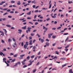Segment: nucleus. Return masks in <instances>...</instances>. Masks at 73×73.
Returning <instances> with one entry per match:
<instances>
[{"label": "nucleus", "instance_id": "f257e3e1", "mask_svg": "<svg viewBox=\"0 0 73 73\" xmlns=\"http://www.w3.org/2000/svg\"><path fill=\"white\" fill-rule=\"evenodd\" d=\"M18 64L21 65V63L20 62H19L17 63L15 65H14V66H17V65Z\"/></svg>", "mask_w": 73, "mask_h": 73}, {"label": "nucleus", "instance_id": "f03ea898", "mask_svg": "<svg viewBox=\"0 0 73 73\" xmlns=\"http://www.w3.org/2000/svg\"><path fill=\"white\" fill-rule=\"evenodd\" d=\"M53 35V33H50V34H48V38H51V36H52Z\"/></svg>", "mask_w": 73, "mask_h": 73}, {"label": "nucleus", "instance_id": "7ed1b4c3", "mask_svg": "<svg viewBox=\"0 0 73 73\" xmlns=\"http://www.w3.org/2000/svg\"><path fill=\"white\" fill-rule=\"evenodd\" d=\"M31 29H32V28H31V27H28L27 29L29 32L30 31H31Z\"/></svg>", "mask_w": 73, "mask_h": 73}, {"label": "nucleus", "instance_id": "20e7f679", "mask_svg": "<svg viewBox=\"0 0 73 73\" xmlns=\"http://www.w3.org/2000/svg\"><path fill=\"white\" fill-rule=\"evenodd\" d=\"M28 44H26L24 46V48H25V49H26L27 47L28 46Z\"/></svg>", "mask_w": 73, "mask_h": 73}, {"label": "nucleus", "instance_id": "39448f33", "mask_svg": "<svg viewBox=\"0 0 73 73\" xmlns=\"http://www.w3.org/2000/svg\"><path fill=\"white\" fill-rule=\"evenodd\" d=\"M69 72L70 73H73V72L72 71V69H71L69 70Z\"/></svg>", "mask_w": 73, "mask_h": 73}, {"label": "nucleus", "instance_id": "423d86ee", "mask_svg": "<svg viewBox=\"0 0 73 73\" xmlns=\"http://www.w3.org/2000/svg\"><path fill=\"white\" fill-rule=\"evenodd\" d=\"M5 1H2L1 3H0V5H3V4H4V3H5Z\"/></svg>", "mask_w": 73, "mask_h": 73}, {"label": "nucleus", "instance_id": "0eeeda50", "mask_svg": "<svg viewBox=\"0 0 73 73\" xmlns=\"http://www.w3.org/2000/svg\"><path fill=\"white\" fill-rule=\"evenodd\" d=\"M32 40H30L29 41V45H32Z\"/></svg>", "mask_w": 73, "mask_h": 73}, {"label": "nucleus", "instance_id": "6e6552de", "mask_svg": "<svg viewBox=\"0 0 73 73\" xmlns=\"http://www.w3.org/2000/svg\"><path fill=\"white\" fill-rule=\"evenodd\" d=\"M20 4H21V3H20V1H18L17 3V5H20Z\"/></svg>", "mask_w": 73, "mask_h": 73}, {"label": "nucleus", "instance_id": "1a4fd4ad", "mask_svg": "<svg viewBox=\"0 0 73 73\" xmlns=\"http://www.w3.org/2000/svg\"><path fill=\"white\" fill-rule=\"evenodd\" d=\"M31 11H30L29 13H27V15H31Z\"/></svg>", "mask_w": 73, "mask_h": 73}, {"label": "nucleus", "instance_id": "9d476101", "mask_svg": "<svg viewBox=\"0 0 73 73\" xmlns=\"http://www.w3.org/2000/svg\"><path fill=\"white\" fill-rule=\"evenodd\" d=\"M46 46H49V43L48 42H46Z\"/></svg>", "mask_w": 73, "mask_h": 73}, {"label": "nucleus", "instance_id": "9b49d317", "mask_svg": "<svg viewBox=\"0 0 73 73\" xmlns=\"http://www.w3.org/2000/svg\"><path fill=\"white\" fill-rule=\"evenodd\" d=\"M3 30L5 31V33L6 35V33H7V31L5 29H3Z\"/></svg>", "mask_w": 73, "mask_h": 73}, {"label": "nucleus", "instance_id": "f8f14e48", "mask_svg": "<svg viewBox=\"0 0 73 73\" xmlns=\"http://www.w3.org/2000/svg\"><path fill=\"white\" fill-rule=\"evenodd\" d=\"M26 27H27V26H25L24 27H22V29H26Z\"/></svg>", "mask_w": 73, "mask_h": 73}, {"label": "nucleus", "instance_id": "ddd939ff", "mask_svg": "<svg viewBox=\"0 0 73 73\" xmlns=\"http://www.w3.org/2000/svg\"><path fill=\"white\" fill-rule=\"evenodd\" d=\"M52 18H53V19H55V18H56L57 17L55 16H52Z\"/></svg>", "mask_w": 73, "mask_h": 73}, {"label": "nucleus", "instance_id": "4468645a", "mask_svg": "<svg viewBox=\"0 0 73 73\" xmlns=\"http://www.w3.org/2000/svg\"><path fill=\"white\" fill-rule=\"evenodd\" d=\"M22 65H25V62L23 61L22 62Z\"/></svg>", "mask_w": 73, "mask_h": 73}, {"label": "nucleus", "instance_id": "2eb2a0df", "mask_svg": "<svg viewBox=\"0 0 73 73\" xmlns=\"http://www.w3.org/2000/svg\"><path fill=\"white\" fill-rule=\"evenodd\" d=\"M56 35H53L52 36V38H56Z\"/></svg>", "mask_w": 73, "mask_h": 73}, {"label": "nucleus", "instance_id": "dca6fc26", "mask_svg": "<svg viewBox=\"0 0 73 73\" xmlns=\"http://www.w3.org/2000/svg\"><path fill=\"white\" fill-rule=\"evenodd\" d=\"M52 59H55V58H56V59H57V56H55L54 58H52Z\"/></svg>", "mask_w": 73, "mask_h": 73}, {"label": "nucleus", "instance_id": "f3484780", "mask_svg": "<svg viewBox=\"0 0 73 73\" xmlns=\"http://www.w3.org/2000/svg\"><path fill=\"white\" fill-rule=\"evenodd\" d=\"M70 44H69V45H68L66 46L65 47V49H66L67 48H68V47H69V46H70Z\"/></svg>", "mask_w": 73, "mask_h": 73}, {"label": "nucleus", "instance_id": "a211bd4d", "mask_svg": "<svg viewBox=\"0 0 73 73\" xmlns=\"http://www.w3.org/2000/svg\"><path fill=\"white\" fill-rule=\"evenodd\" d=\"M6 26H7V27H11V26L10 25H6Z\"/></svg>", "mask_w": 73, "mask_h": 73}, {"label": "nucleus", "instance_id": "6ab92c4d", "mask_svg": "<svg viewBox=\"0 0 73 73\" xmlns=\"http://www.w3.org/2000/svg\"><path fill=\"white\" fill-rule=\"evenodd\" d=\"M31 36H33L35 35V34L34 33H31Z\"/></svg>", "mask_w": 73, "mask_h": 73}, {"label": "nucleus", "instance_id": "aec40b11", "mask_svg": "<svg viewBox=\"0 0 73 73\" xmlns=\"http://www.w3.org/2000/svg\"><path fill=\"white\" fill-rule=\"evenodd\" d=\"M42 43L44 42V40L43 39H41V40L40 41Z\"/></svg>", "mask_w": 73, "mask_h": 73}, {"label": "nucleus", "instance_id": "412c9836", "mask_svg": "<svg viewBox=\"0 0 73 73\" xmlns=\"http://www.w3.org/2000/svg\"><path fill=\"white\" fill-rule=\"evenodd\" d=\"M5 60H6V58H3V62H4L5 61Z\"/></svg>", "mask_w": 73, "mask_h": 73}, {"label": "nucleus", "instance_id": "4be33fe9", "mask_svg": "<svg viewBox=\"0 0 73 73\" xmlns=\"http://www.w3.org/2000/svg\"><path fill=\"white\" fill-rule=\"evenodd\" d=\"M66 64H64L63 65H62V68H64V66H66Z\"/></svg>", "mask_w": 73, "mask_h": 73}, {"label": "nucleus", "instance_id": "5701e85b", "mask_svg": "<svg viewBox=\"0 0 73 73\" xmlns=\"http://www.w3.org/2000/svg\"><path fill=\"white\" fill-rule=\"evenodd\" d=\"M15 59H14L11 61V62H15Z\"/></svg>", "mask_w": 73, "mask_h": 73}, {"label": "nucleus", "instance_id": "b1692460", "mask_svg": "<svg viewBox=\"0 0 73 73\" xmlns=\"http://www.w3.org/2000/svg\"><path fill=\"white\" fill-rule=\"evenodd\" d=\"M11 3H15V1H11Z\"/></svg>", "mask_w": 73, "mask_h": 73}, {"label": "nucleus", "instance_id": "393cba45", "mask_svg": "<svg viewBox=\"0 0 73 73\" xmlns=\"http://www.w3.org/2000/svg\"><path fill=\"white\" fill-rule=\"evenodd\" d=\"M26 67H27V66H26V65H24L23 66V68H26Z\"/></svg>", "mask_w": 73, "mask_h": 73}, {"label": "nucleus", "instance_id": "a878e982", "mask_svg": "<svg viewBox=\"0 0 73 73\" xmlns=\"http://www.w3.org/2000/svg\"><path fill=\"white\" fill-rule=\"evenodd\" d=\"M35 56L33 55V56H32L31 58H34V57H35Z\"/></svg>", "mask_w": 73, "mask_h": 73}, {"label": "nucleus", "instance_id": "bb28decb", "mask_svg": "<svg viewBox=\"0 0 73 73\" xmlns=\"http://www.w3.org/2000/svg\"><path fill=\"white\" fill-rule=\"evenodd\" d=\"M1 42L2 43H5V41H4L3 39L1 40Z\"/></svg>", "mask_w": 73, "mask_h": 73}, {"label": "nucleus", "instance_id": "cd10ccee", "mask_svg": "<svg viewBox=\"0 0 73 73\" xmlns=\"http://www.w3.org/2000/svg\"><path fill=\"white\" fill-rule=\"evenodd\" d=\"M50 20V18H48V19H46V20L47 21H49Z\"/></svg>", "mask_w": 73, "mask_h": 73}, {"label": "nucleus", "instance_id": "c85d7f7f", "mask_svg": "<svg viewBox=\"0 0 73 73\" xmlns=\"http://www.w3.org/2000/svg\"><path fill=\"white\" fill-rule=\"evenodd\" d=\"M55 52H56L55 54H58L59 53H58V51H55Z\"/></svg>", "mask_w": 73, "mask_h": 73}, {"label": "nucleus", "instance_id": "c756f323", "mask_svg": "<svg viewBox=\"0 0 73 73\" xmlns=\"http://www.w3.org/2000/svg\"><path fill=\"white\" fill-rule=\"evenodd\" d=\"M68 39H69V37H67V38H66V40L65 41V42H66V41H67V40H68Z\"/></svg>", "mask_w": 73, "mask_h": 73}, {"label": "nucleus", "instance_id": "7c9ffc66", "mask_svg": "<svg viewBox=\"0 0 73 73\" xmlns=\"http://www.w3.org/2000/svg\"><path fill=\"white\" fill-rule=\"evenodd\" d=\"M36 36H38V38L40 37V36L39 35H38V34H37Z\"/></svg>", "mask_w": 73, "mask_h": 73}, {"label": "nucleus", "instance_id": "2f4dec72", "mask_svg": "<svg viewBox=\"0 0 73 73\" xmlns=\"http://www.w3.org/2000/svg\"><path fill=\"white\" fill-rule=\"evenodd\" d=\"M36 69L33 70V73H35V72H36Z\"/></svg>", "mask_w": 73, "mask_h": 73}, {"label": "nucleus", "instance_id": "473e14b6", "mask_svg": "<svg viewBox=\"0 0 73 73\" xmlns=\"http://www.w3.org/2000/svg\"><path fill=\"white\" fill-rule=\"evenodd\" d=\"M47 8H43L42 9V10H46V9H47Z\"/></svg>", "mask_w": 73, "mask_h": 73}, {"label": "nucleus", "instance_id": "72a5a7b5", "mask_svg": "<svg viewBox=\"0 0 73 73\" xmlns=\"http://www.w3.org/2000/svg\"><path fill=\"white\" fill-rule=\"evenodd\" d=\"M36 17H37V15H35L34 17V19H36Z\"/></svg>", "mask_w": 73, "mask_h": 73}, {"label": "nucleus", "instance_id": "f704fd0d", "mask_svg": "<svg viewBox=\"0 0 73 73\" xmlns=\"http://www.w3.org/2000/svg\"><path fill=\"white\" fill-rule=\"evenodd\" d=\"M32 63H31V62L30 63V64H29L28 65V66H31V65H32Z\"/></svg>", "mask_w": 73, "mask_h": 73}, {"label": "nucleus", "instance_id": "c9c22d12", "mask_svg": "<svg viewBox=\"0 0 73 73\" xmlns=\"http://www.w3.org/2000/svg\"><path fill=\"white\" fill-rule=\"evenodd\" d=\"M39 64H40V62H39L36 64V66H37V65H39Z\"/></svg>", "mask_w": 73, "mask_h": 73}, {"label": "nucleus", "instance_id": "e433bc0d", "mask_svg": "<svg viewBox=\"0 0 73 73\" xmlns=\"http://www.w3.org/2000/svg\"><path fill=\"white\" fill-rule=\"evenodd\" d=\"M33 49H36V46H34L33 48Z\"/></svg>", "mask_w": 73, "mask_h": 73}, {"label": "nucleus", "instance_id": "4c0bfd02", "mask_svg": "<svg viewBox=\"0 0 73 73\" xmlns=\"http://www.w3.org/2000/svg\"><path fill=\"white\" fill-rule=\"evenodd\" d=\"M25 56V54L21 55L20 56V57H24Z\"/></svg>", "mask_w": 73, "mask_h": 73}, {"label": "nucleus", "instance_id": "58836bf2", "mask_svg": "<svg viewBox=\"0 0 73 73\" xmlns=\"http://www.w3.org/2000/svg\"><path fill=\"white\" fill-rule=\"evenodd\" d=\"M3 54V53L2 52H0V55L1 56H2V54Z\"/></svg>", "mask_w": 73, "mask_h": 73}, {"label": "nucleus", "instance_id": "ea45409f", "mask_svg": "<svg viewBox=\"0 0 73 73\" xmlns=\"http://www.w3.org/2000/svg\"><path fill=\"white\" fill-rule=\"evenodd\" d=\"M51 4H50V5H49V8L50 9V8H51V7H52V6L51 5Z\"/></svg>", "mask_w": 73, "mask_h": 73}, {"label": "nucleus", "instance_id": "a19ab883", "mask_svg": "<svg viewBox=\"0 0 73 73\" xmlns=\"http://www.w3.org/2000/svg\"><path fill=\"white\" fill-rule=\"evenodd\" d=\"M60 60H65V58H61V59H60Z\"/></svg>", "mask_w": 73, "mask_h": 73}, {"label": "nucleus", "instance_id": "79ce46f5", "mask_svg": "<svg viewBox=\"0 0 73 73\" xmlns=\"http://www.w3.org/2000/svg\"><path fill=\"white\" fill-rule=\"evenodd\" d=\"M1 19L2 20H3V21H5V20H6V18H3V19Z\"/></svg>", "mask_w": 73, "mask_h": 73}, {"label": "nucleus", "instance_id": "37998d69", "mask_svg": "<svg viewBox=\"0 0 73 73\" xmlns=\"http://www.w3.org/2000/svg\"><path fill=\"white\" fill-rule=\"evenodd\" d=\"M11 41H12V39H8V42H10Z\"/></svg>", "mask_w": 73, "mask_h": 73}, {"label": "nucleus", "instance_id": "c03bdc74", "mask_svg": "<svg viewBox=\"0 0 73 73\" xmlns=\"http://www.w3.org/2000/svg\"><path fill=\"white\" fill-rule=\"evenodd\" d=\"M7 10H8L7 8H5L3 9V11H7Z\"/></svg>", "mask_w": 73, "mask_h": 73}, {"label": "nucleus", "instance_id": "a18cd8bd", "mask_svg": "<svg viewBox=\"0 0 73 73\" xmlns=\"http://www.w3.org/2000/svg\"><path fill=\"white\" fill-rule=\"evenodd\" d=\"M7 14H8V13H5L4 14H3V16H5V15H7Z\"/></svg>", "mask_w": 73, "mask_h": 73}, {"label": "nucleus", "instance_id": "49530a36", "mask_svg": "<svg viewBox=\"0 0 73 73\" xmlns=\"http://www.w3.org/2000/svg\"><path fill=\"white\" fill-rule=\"evenodd\" d=\"M19 59H23V57H19Z\"/></svg>", "mask_w": 73, "mask_h": 73}, {"label": "nucleus", "instance_id": "de8ad7c7", "mask_svg": "<svg viewBox=\"0 0 73 73\" xmlns=\"http://www.w3.org/2000/svg\"><path fill=\"white\" fill-rule=\"evenodd\" d=\"M8 18H12V16H8Z\"/></svg>", "mask_w": 73, "mask_h": 73}, {"label": "nucleus", "instance_id": "09e8293b", "mask_svg": "<svg viewBox=\"0 0 73 73\" xmlns=\"http://www.w3.org/2000/svg\"><path fill=\"white\" fill-rule=\"evenodd\" d=\"M17 55L16 54L14 55L13 57H17Z\"/></svg>", "mask_w": 73, "mask_h": 73}, {"label": "nucleus", "instance_id": "8fccbe9b", "mask_svg": "<svg viewBox=\"0 0 73 73\" xmlns=\"http://www.w3.org/2000/svg\"><path fill=\"white\" fill-rule=\"evenodd\" d=\"M29 56H28L27 57V58H26L27 59V60H28V59H29Z\"/></svg>", "mask_w": 73, "mask_h": 73}, {"label": "nucleus", "instance_id": "3c124183", "mask_svg": "<svg viewBox=\"0 0 73 73\" xmlns=\"http://www.w3.org/2000/svg\"><path fill=\"white\" fill-rule=\"evenodd\" d=\"M18 31H19V32H22V30H21V29H19L18 30Z\"/></svg>", "mask_w": 73, "mask_h": 73}, {"label": "nucleus", "instance_id": "603ef678", "mask_svg": "<svg viewBox=\"0 0 73 73\" xmlns=\"http://www.w3.org/2000/svg\"><path fill=\"white\" fill-rule=\"evenodd\" d=\"M29 23L30 24H31L32 25H33V23H32V22H29Z\"/></svg>", "mask_w": 73, "mask_h": 73}, {"label": "nucleus", "instance_id": "864d4df0", "mask_svg": "<svg viewBox=\"0 0 73 73\" xmlns=\"http://www.w3.org/2000/svg\"><path fill=\"white\" fill-rule=\"evenodd\" d=\"M68 35V33H65L63 34V35Z\"/></svg>", "mask_w": 73, "mask_h": 73}, {"label": "nucleus", "instance_id": "5fc2aeb1", "mask_svg": "<svg viewBox=\"0 0 73 73\" xmlns=\"http://www.w3.org/2000/svg\"><path fill=\"white\" fill-rule=\"evenodd\" d=\"M10 11H11L10 9H8L7 11L8 12H10Z\"/></svg>", "mask_w": 73, "mask_h": 73}, {"label": "nucleus", "instance_id": "6e6d98bb", "mask_svg": "<svg viewBox=\"0 0 73 73\" xmlns=\"http://www.w3.org/2000/svg\"><path fill=\"white\" fill-rule=\"evenodd\" d=\"M72 3V1H71L70 2L69 1H68V3L69 4H70V3Z\"/></svg>", "mask_w": 73, "mask_h": 73}, {"label": "nucleus", "instance_id": "4d7b16f0", "mask_svg": "<svg viewBox=\"0 0 73 73\" xmlns=\"http://www.w3.org/2000/svg\"><path fill=\"white\" fill-rule=\"evenodd\" d=\"M10 13H14V12L13 11H11L10 12Z\"/></svg>", "mask_w": 73, "mask_h": 73}, {"label": "nucleus", "instance_id": "13d9d810", "mask_svg": "<svg viewBox=\"0 0 73 73\" xmlns=\"http://www.w3.org/2000/svg\"><path fill=\"white\" fill-rule=\"evenodd\" d=\"M61 17H62V18L64 17V15H63V14L61 15Z\"/></svg>", "mask_w": 73, "mask_h": 73}, {"label": "nucleus", "instance_id": "bf43d9fd", "mask_svg": "<svg viewBox=\"0 0 73 73\" xmlns=\"http://www.w3.org/2000/svg\"><path fill=\"white\" fill-rule=\"evenodd\" d=\"M38 12V11L37 10H36L35 11V13H36L37 12Z\"/></svg>", "mask_w": 73, "mask_h": 73}, {"label": "nucleus", "instance_id": "052dcab7", "mask_svg": "<svg viewBox=\"0 0 73 73\" xmlns=\"http://www.w3.org/2000/svg\"><path fill=\"white\" fill-rule=\"evenodd\" d=\"M61 27H59L57 28V29H61Z\"/></svg>", "mask_w": 73, "mask_h": 73}, {"label": "nucleus", "instance_id": "680f3d73", "mask_svg": "<svg viewBox=\"0 0 73 73\" xmlns=\"http://www.w3.org/2000/svg\"><path fill=\"white\" fill-rule=\"evenodd\" d=\"M38 24V22H36L35 23V25H37V24Z\"/></svg>", "mask_w": 73, "mask_h": 73}, {"label": "nucleus", "instance_id": "e2e57ef3", "mask_svg": "<svg viewBox=\"0 0 73 73\" xmlns=\"http://www.w3.org/2000/svg\"><path fill=\"white\" fill-rule=\"evenodd\" d=\"M32 36H30L29 37V38L30 39V40H32Z\"/></svg>", "mask_w": 73, "mask_h": 73}, {"label": "nucleus", "instance_id": "0e129e2a", "mask_svg": "<svg viewBox=\"0 0 73 73\" xmlns=\"http://www.w3.org/2000/svg\"><path fill=\"white\" fill-rule=\"evenodd\" d=\"M57 22L56 21H55L54 24H57Z\"/></svg>", "mask_w": 73, "mask_h": 73}, {"label": "nucleus", "instance_id": "69168bd1", "mask_svg": "<svg viewBox=\"0 0 73 73\" xmlns=\"http://www.w3.org/2000/svg\"><path fill=\"white\" fill-rule=\"evenodd\" d=\"M27 19H31V18L30 17H28L27 18Z\"/></svg>", "mask_w": 73, "mask_h": 73}, {"label": "nucleus", "instance_id": "338daca9", "mask_svg": "<svg viewBox=\"0 0 73 73\" xmlns=\"http://www.w3.org/2000/svg\"><path fill=\"white\" fill-rule=\"evenodd\" d=\"M12 40L13 41H15V38H12Z\"/></svg>", "mask_w": 73, "mask_h": 73}, {"label": "nucleus", "instance_id": "774afa93", "mask_svg": "<svg viewBox=\"0 0 73 73\" xmlns=\"http://www.w3.org/2000/svg\"><path fill=\"white\" fill-rule=\"evenodd\" d=\"M55 45H56V43H54L52 44V46H55Z\"/></svg>", "mask_w": 73, "mask_h": 73}]
</instances>
